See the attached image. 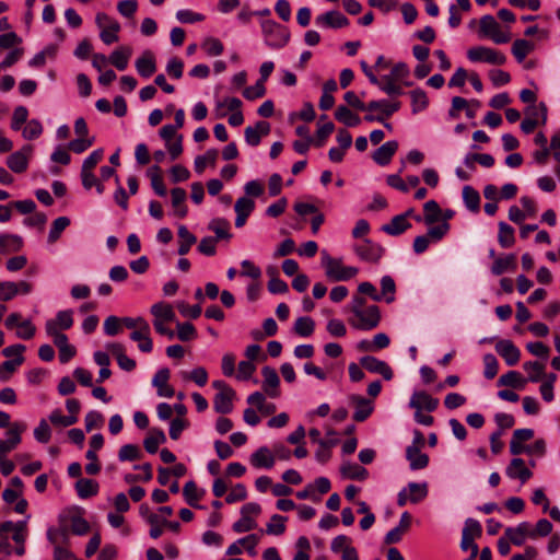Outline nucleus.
Listing matches in <instances>:
<instances>
[{
	"label": "nucleus",
	"mask_w": 560,
	"mask_h": 560,
	"mask_svg": "<svg viewBox=\"0 0 560 560\" xmlns=\"http://www.w3.org/2000/svg\"><path fill=\"white\" fill-rule=\"evenodd\" d=\"M261 33L265 44L273 49L284 47L290 40V32L288 28L271 19L260 22Z\"/></svg>",
	"instance_id": "1"
},
{
	"label": "nucleus",
	"mask_w": 560,
	"mask_h": 560,
	"mask_svg": "<svg viewBox=\"0 0 560 560\" xmlns=\"http://www.w3.org/2000/svg\"><path fill=\"white\" fill-rule=\"evenodd\" d=\"M322 265L326 277L332 281H347L359 272L357 267L343 266L341 259L330 257L326 252L322 253Z\"/></svg>",
	"instance_id": "2"
},
{
	"label": "nucleus",
	"mask_w": 560,
	"mask_h": 560,
	"mask_svg": "<svg viewBox=\"0 0 560 560\" xmlns=\"http://www.w3.org/2000/svg\"><path fill=\"white\" fill-rule=\"evenodd\" d=\"M95 23L101 28L100 37L104 44L110 45L118 40L120 24L115 19L100 12L95 16Z\"/></svg>",
	"instance_id": "3"
},
{
	"label": "nucleus",
	"mask_w": 560,
	"mask_h": 560,
	"mask_svg": "<svg viewBox=\"0 0 560 560\" xmlns=\"http://www.w3.org/2000/svg\"><path fill=\"white\" fill-rule=\"evenodd\" d=\"M467 57L472 62H487L490 65H504L506 61L505 55L502 52L485 47V46H476L471 47L467 51Z\"/></svg>",
	"instance_id": "4"
},
{
	"label": "nucleus",
	"mask_w": 560,
	"mask_h": 560,
	"mask_svg": "<svg viewBox=\"0 0 560 560\" xmlns=\"http://www.w3.org/2000/svg\"><path fill=\"white\" fill-rule=\"evenodd\" d=\"M354 316L355 320H352L351 324L354 328L360 330L374 329L381 322L380 308L376 305H370L360 311Z\"/></svg>",
	"instance_id": "5"
},
{
	"label": "nucleus",
	"mask_w": 560,
	"mask_h": 560,
	"mask_svg": "<svg viewBox=\"0 0 560 560\" xmlns=\"http://www.w3.org/2000/svg\"><path fill=\"white\" fill-rule=\"evenodd\" d=\"M480 32L490 37L495 44H505L510 40V34L501 30L497 20L490 15H483L479 22Z\"/></svg>",
	"instance_id": "6"
},
{
	"label": "nucleus",
	"mask_w": 560,
	"mask_h": 560,
	"mask_svg": "<svg viewBox=\"0 0 560 560\" xmlns=\"http://www.w3.org/2000/svg\"><path fill=\"white\" fill-rule=\"evenodd\" d=\"M353 250L360 259L369 262H377L384 254V248L370 238L354 245Z\"/></svg>",
	"instance_id": "7"
},
{
	"label": "nucleus",
	"mask_w": 560,
	"mask_h": 560,
	"mask_svg": "<svg viewBox=\"0 0 560 560\" xmlns=\"http://www.w3.org/2000/svg\"><path fill=\"white\" fill-rule=\"evenodd\" d=\"M360 364L369 372L382 375L386 381H390L394 376L392 368L385 361L375 357H362L360 359Z\"/></svg>",
	"instance_id": "8"
},
{
	"label": "nucleus",
	"mask_w": 560,
	"mask_h": 560,
	"mask_svg": "<svg viewBox=\"0 0 560 560\" xmlns=\"http://www.w3.org/2000/svg\"><path fill=\"white\" fill-rule=\"evenodd\" d=\"M439 406V399L432 397L424 390L415 392L409 400V407L416 411L425 410L427 412L434 411Z\"/></svg>",
	"instance_id": "9"
},
{
	"label": "nucleus",
	"mask_w": 560,
	"mask_h": 560,
	"mask_svg": "<svg viewBox=\"0 0 560 560\" xmlns=\"http://www.w3.org/2000/svg\"><path fill=\"white\" fill-rule=\"evenodd\" d=\"M31 153V145H24L21 150L13 152L7 159L8 167L18 174L25 172L28 166V156Z\"/></svg>",
	"instance_id": "10"
},
{
	"label": "nucleus",
	"mask_w": 560,
	"mask_h": 560,
	"mask_svg": "<svg viewBox=\"0 0 560 560\" xmlns=\"http://www.w3.org/2000/svg\"><path fill=\"white\" fill-rule=\"evenodd\" d=\"M495 351L501 358L504 359L509 366H513L520 361L521 351L511 340H499L495 343Z\"/></svg>",
	"instance_id": "11"
},
{
	"label": "nucleus",
	"mask_w": 560,
	"mask_h": 560,
	"mask_svg": "<svg viewBox=\"0 0 560 560\" xmlns=\"http://www.w3.org/2000/svg\"><path fill=\"white\" fill-rule=\"evenodd\" d=\"M318 26L328 28H342L349 25V20L339 11H328L315 19Z\"/></svg>",
	"instance_id": "12"
},
{
	"label": "nucleus",
	"mask_w": 560,
	"mask_h": 560,
	"mask_svg": "<svg viewBox=\"0 0 560 560\" xmlns=\"http://www.w3.org/2000/svg\"><path fill=\"white\" fill-rule=\"evenodd\" d=\"M70 529L69 527L60 523L56 527H49L47 529L46 536L47 540L54 546V548L57 547H68L70 544Z\"/></svg>",
	"instance_id": "13"
},
{
	"label": "nucleus",
	"mask_w": 560,
	"mask_h": 560,
	"mask_svg": "<svg viewBox=\"0 0 560 560\" xmlns=\"http://www.w3.org/2000/svg\"><path fill=\"white\" fill-rule=\"evenodd\" d=\"M350 402L355 407L353 412V420L357 422L365 421L371 413L373 412V402L372 400L362 397L360 395L350 396Z\"/></svg>",
	"instance_id": "14"
},
{
	"label": "nucleus",
	"mask_w": 560,
	"mask_h": 560,
	"mask_svg": "<svg viewBox=\"0 0 560 560\" xmlns=\"http://www.w3.org/2000/svg\"><path fill=\"white\" fill-rule=\"evenodd\" d=\"M270 132V124L265 120L257 121L254 127L247 126L244 130L245 141L250 147H257L261 137Z\"/></svg>",
	"instance_id": "15"
},
{
	"label": "nucleus",
	"mask_w": 560,
	"mask_h": 560,
	"mask_svg": "<svg viewBox=\"0 0 560 560\" xmlns=\"http://www.w3.org/2000/svg\"><path fill=\"white\" fill-rule=\"evenodd\" d=\"M504 535L514 546H523L526 538L532 539L530 524L522 522L515 527H506Z\"/></svg>",
	"instance_id": "16"
},
{
	"label": "nucleus",
	"mask_w": 560,
	"mask_h": 560,
	"mask_svg": "<svg viewBox=\"0 0 560 560\" xmlns=\"http://www.w3.org/2000/svg\"><path fill=\"white\" fill-rule=\"evenodd\" d=\"M170 370L160 369L152 378V385L156 387L160 397L171 398L174 396V388L168 385Z\"/></svg>",
	"instance_id": "17"
},
{
	"label": "nucleus",
	"mask_w": 560,
	"mask_h": 560,
	"mask_svg": "<svg viewBox=\"0 0 560 560\" xmlns=\"http://www.w3.org/2000/svg\"><path fill=\"white\" fill-rule=\"evenodd\" d=\"M261 374L264 377L262 388L265 393L271 398L278 397V386L280 384V378L277 371L273 368L264 366L261 369Z\"/></svg>",
	"instance_id": "18"
},
{
	"label": "nucleus",
	"mask_w": 560,
	"mask_h": 560,
	"mask_svg": "<svg viewBox=\"0 0 560 560\" xmlns=\"http://www.w3.org/2000/svg\"><path fill=\"white\" fill-rule=\"evenodd\" d=\"M505 474L509 478L520 479L523 483L533 476V472L525 466L524 459L520 457L511 460L505 469Z\"/></svg>",
	"instance_id": "19"
},
{
	"label": "nucleus",
	"mask_w": 560,
	"mask_h": 560,
	"mask_svg": "<svg viewBox=\"0 0 560 560\" xmlns=\"http://www.w3.org/2000/svg\"><path fill=\"white\" fill-rule=\"evenodd\" d=\"M255 208V202L248 197H241L234 205L236 212L235 226L242 228Z\"/></svg>",
	"instance_id": "20"
},
{
	"label": "nucleus",
	"mask_w": 560,
	"mask_h": 560,
	"mask_svg": "<svg viewBox=\"0 0 560 560\" xmlns=\"http://www.w3.org/2000/svg\"><path fill=\"white\" fill-rule=\"evenodd\" d=\"M397 149H398V142L396 140H390V141L383 143L373 153L374 162L381 166H385V165L389 164L393 156L395 155Z\"/></svg>",
	"instance_id": "21"
},
{
	"label": "nucleus",
	"mask_w": 560,
	"mask_h": 560,
	"mask_svg": "<svg viewBox=\"0 0 560 560\" xmlns=\"http://www.w3.org/2000/svg\"><path fill=\"white\" fill-rule=\"evenodd\" d=\"M136 69L140 77L150 78L156 71L154 55L151 50H145L136 60Z\"/></svg>",
	"instance_id": "22"
},
{
	"label": "nucleus",
	"mask_w": 560,
	"mask_h": 560,
	"mask_svg": "<svg viewBox=\"0 0 560 560\" xmlns=\"http://www.w3.org/2000/svg\"><path fill=\"white\" fill-rule=\"evenodd\" d=\"M234 389H225V392L217 393L213 398V408L218 413L226 415L233 410Z\"/></svg>",
	"instance_id": "23"
},
{
	"label": "nucleus",
	"mask_w": 560,
	"mask_h": 560,
	"mask_svg": "<svg viewBox=\"0 0 560 560\" xmlns=\"http://www.w3.org/2000/svg\"><path fill=\"white\" fill-rule=\"evenodd\" d=\"M275 462V456L267 446L259 447L250 455V464L256 468L271 469Z\"/></svg>",
	"instance_id": "24"
},
{
	"label": "nucleus",
	"mask_w": 560,
	"mask_h": 560,
	"mask_svg": "<svg viewBox=\"0 0 560 560\" xmlns=\"http://www.w3.org/2000/svg\"><path fill=\"white\" fill-rule=\"evenodd\" d=\"M150 334H151V328L149 325L145 328H141L139 330H133L129 337L132 341L138 342V349L141 352L150 353L153 349V341L150 337Z\"/></svg>",
	"instance_id": "25"
},
{
	"label": "nucleus",
	"mask_w": 560,
	"mask_h": 560,
	"mask_svg": "<svg viewBox=\"0 0 560 560\" xmlns=\"http://www.w3.org/2000/svg\"><path fill=\"white\" fill-rule=\"evenodd\" d=\"M516 266V255L508 254L504 257H498L494 259L491 266V272L494 276H501L506 271H514Z\"/></svg>",
	"instance_id": "26"
},
{
	"label": "nucleus",
	"mask_w": 560,
	"mask_h": 560,
	"mask_svg": "<svg viewBox=\"0 0 560 560\" xmlns=\"http://www.w3.org/2000/svg\"><path fill=\"white\" fill-rule=\"evenodd\" d=\"M132 54V49L129 46H120L115 49L107 58L115 68L122 71L128 67L129 58Z\"/></svg>",
	"instance_id": "27"
},
{
	"label": "nucleus",
	"mask_w": 560,
	"mask_h": 560,
	"mask_svg": "<svg viewBox=\"0 0 560 560\" xmlns=\"http://www.w3.org/2000/svg\"><path fill=\"white\" fill-rule=\"evenodd\" d=\"M151 314L153 315V322H174L176 319L175 312L168 303L158 302L153 304L150 308Z\"/></svg>",
	"instance_id": "28"
},
{
	"label": "nucleus",
	"mask_w": 560,
	"mask_h": 560,
	"mask_svg": "<svg viewBox=\"0 0 560 560\" xmlns=\"http://www.w3.org/2000/svg\"><path fill=\"white\" fill-rule=\"evenodd\" d=\"M406 458L409 460L412 470L423 469L429 464L428 455L421 453L417 446H407Z\"/></svg>",
	"instance_id": "29"
},
{
	"label": "nucleus",
	"mask_w": 560,
	"mask_h": 560,
	"mask_svg": "<svg viewBox=\"0 0 560 560\" xmlns=\"http://www.w3.org/2000/svg\"><path fill=\"white\" fill-rule=\"evenodd\" d=\"M166 442V435L162 429L152 428L149 435L143 441L145 451L150 454H155L159 445Z\"/></svg>",
	"instance_id": "30"
},
{
	"label": "nucleus",
	"mask_w": 560,
	"mask_h": 560,
	"mask_svg": "<svg viewBox=\"0 0 560 560\" xmlns=\"http://www.w3.org/2000/svg\"><path fill=\"white\" fill-rule=\"evenodd\" d=\"M411 228L405 215H395L392 220L382 226V231L392 236H398Z\"/></svg>",
	"instance_id": "31"
},
{
	"label": "nucleus",
	"mask_w": 560,
	"mask_h": 560,
	"mask_svg": "<svg viewBox=\"0 0 560 560\" xmlns=\"http://www.w3.org/2000/svg\"><path fill=\"white\" fill-rule=\"evenodd\" d=\"M23 247V240L15 234H0V254L19 252Z\"/></svg>",
	"instance_id": "32"
},
{
	"label": "nucleus",
	"mask_w": 560,
	"mask_h": 560,
	"mask_svg": "<svg viewBox=\"0 0 560 560\" xmlns=\"http://www.w3.org/2000/svg\"><path fill=\"white\" fill-rule=\"evenodd\" d=\"M411 100V112L413 115L421 113L429 106V98L427 92L422 89H415L409 92Z\"/></svg>",
	"instance_id": "33"
},
{
	"label": "nucleus",
	"mask_w": 560,
	"mask_h": 560,
	"mask_svg": "<svg viewBox=\"0 0 560 560\" xmlns=\"http://www.w3.org/2000/svg\"><path fill=\"white\" fill-rule=\"evenodd\" d=\"M75 490L81 499H88L97 494L98 483L93 479L81 478L75 482Z\"/></svg>",
	"instance_id": "34"
},
{
	"label": "nucleus",
	"mask_w": 560,
	"mask_h": 560,
	"mask_svg": "<svg viewBox=\"0 0 560 560\" xmlns=\"http://www.w3.org/2000/svg\"><path fill=\"white\" fill-rule=\"evenodd\" d=\"M172 205L175 208V214L184 218L187 214V207L184 205L186 200V191L183 188L176 187L171 190Z\"/></svg>",
	"instance_id": "35"
},
{
	"label": "nucleus",
	"mask_w": 560,
	"mask_h": 560,
	"mask_svg": "<svg viewBox=\"0 0 560 560\" xmlns=\"http://www.w3.org/2000/svg\"><path fill=\"white\" fill-rule=\"evenodd\" d=\"M177 233L178 237L180 238L178 254L184 256L188 254L190 247L196 243L197 238L185 225H179Z\"/></svg>",
	"instance_id": "36"
},
{
	"label": "nucleus",
	"mask_w": 560,
	"mask_h": 560,
	"mask_svg": "<svg viewBox=\"0 0 560 560\" xmlns=\"http://www.w3.org/2000/svg\"><path fill=\"white\" fill-rule=\"evenodd\" d=\"M335 117L347 127H355L361 122V118L343 105L337 107Z\"/></svg>",
	"instance_id": "37"
},
{
	"label": "nucleus",
	"mask_w": 560,
	"mask_h": 560,
	"mask_svg": "<svg viewBox=\"0 0 560 560\" xmlns=\"http://www.w3.org/2000/svg\"><path fill=\"white\" fill-rule=\"evenodd\" d=\"M498 242L502 248H510L515 243L514 229L503 221L499 222Z\"/></svg>",
	"instance_id": "38"
},
{
	"label": "nucleus",
	"mask_w": 560,
	"mask_h": 560,
	"mask_svg": "<svg viewBox=\"0 0 560 560\" xmlns=\"http://www.w3.org/2000/svg\"><path fill=\"white\" fill-rule=\"evenodd\" d=\"M208 228L215 233V240H230L232 236L229 232L230 222L223 218L212 219Z\"/></svg>",
	"instance_id": "39"
},
{
	"label": "nucleus",
	"mask_w": 560,
	"mask_h": 560,
	"mask_svg": "<svg viewBox=\"0 0 560 560\" xmlns=\"http://www.w3.org/2000/svg\"><path fill=\"white\" fill-rule=\"evenodd\" d=\"M46 323H52L57 331L67 330L73 325V312L71 310L59 311L54 319H48Z\"/></svg>",
	"instance_id": "40"
},
{
	"label": "nucleus",
	"mask_w": 560,
	"mask_h": 560,
	"mask_svg": "<svg viewBox=\"0 0 560 560\" xmlns=\"http://www.w3.org/2000/svg\"><path fill=\"white\" fill-rule=\"evenodd\" d=\"M463 200L467 209L472 212H478L480 208V195L471 186H464L463 188Z\"/></svg>",
	"instance_id": "41"
},
{
	"label": "nucleus",
	"mask_w": 560,
	"mask_h": 560,
	"mask_svg": "<svg viewBox=\"0 0 560 560\" xmlns=\"http://www.w3.org/2000/svg\"><path fill=\"white\" fill-rule=\"evenodd\" d=\"M183 494L190 506L201 509V505H199L197 501L201 498L202 492L199 491L195 481L190 480L185 483Z\"/></svg>",
	"instance_id": "42"
},
{
	"label": "nucleus",
	"mask_w": 560,
	"mask_h": 560,
	"mask_svg": "<svg viewBox=\"0 0 560 560\" xmlns=\"http://www.w3.org/2000/svg\"><path fill=\"white\" fill-rule=\"evenodd\" d=\"M423 222L427 225H432L441 218V208L435 200H429L423 205Z\"/></svg>",
	"instance_id": "43"
},
{
	"label": "nucleus",
	"mask_w": 560,
	"mask_h": 560,
	"mask_svg": "<svg viewBox=\"0 0 560 560\" xmlns=\"http://www.w3.org/2000/svg\"><path fill=\"white\" fill-rule=\"evenodd\" d=\"M341 474L346 477V478H349V479H352V480H364L368 478V470L358 465V464H352V463H347L345 465H342L341 467Z\"/></svg>",
	"instance_id": "44"
},
{
	"label": "nucleus",
	"mask_w": 560,
	"mask_h": 560,
	"mask_svg": "<svg viewBox=\"0 0 560 560\" xmlns=\"http://www.w3.org/2000/svg\"><path fill=\"white\" fill-rule=\"evenodd\" d=\"M525 380L522 377L521 373L517 371H509L508 373L501 375L498 380V386H510L513 388H523L525 385Z\"/></svg>",
	"instance_id": "45"
},
{
	"label": "nucleus",
	"mask_w": 560,
	"mask_h": 560,
	"mask_svg": "<svg viewBox=\"0 0 560 560\" xmlns=\"http://www.w3.org/2000/svg\"><path fill=\"white\" fill-rule=\"evenodd\" d=\"M315 329V322L308 316L299 317L293 326V330L300 337H310Z\"/></svg>",
	"instance_id": "46"
},
{
	"label": "nucleus",
	"mask_w": 560,
	"mask_h": 560,
	"mask_svg": "<svg viewBox=\"0 0 560 560\" xmlns=\"http://www.w3.org/2000/svg\"><path fill=\"white\" fill-rule=\"evenodd\" d=\"M406 488L408 490L409 501L411 503H419L428 495L427 482H409Z\"/></svg>",
	"instance_id": "47"
},
{
	"label": "nucleus",
	"mask_w": 560,
	"mask_h": 560,
	"mask_svg": "<svg viewBox=\"0 0 560 560\" xmlns=\"http://www.w3.org/2000/svg\"><path fill=\"white\" fill-rule=\"evenodd\" d=\"M535 46L526 39H516L512 46V54L518 62H522L526 56L534 50Z\"/></svg>",
	"instance_id": "48"
},
{
	"label": "nucleus",
	"mask_w": 560,
	"mask_h": 560,
	"mask_svg": "<svg viewBox=\"0 0 560 560\" xmlns=\"http://www.w3.org/2000/svg\"><path fill=\"white\" fill-rule=\"evenodd\" d=\"M397 80L393 79L390 75H383L378 80V86L383 92H385L387 95H401L404 94L402 88L396 83Z\"/></svg>",
	"instance_id": "49"
},
{
	"label": "nucleus",
	"mask_w": 560,
	"mask_h": 560,
	"mask_svg": "<svg viewBox=\"0 0 560 560\" xmlns=\"http://www.w3.org/2000/svg\"><path fill=\"white\" fill-rule=\"evenodd\" d=\"M142 452L136 444H125L118 451V459L120 462H132L140 459Z\"/></svg>",
	"instance_id": "50"
},
{
	"label": "nucleus",
	"mask_w": 560,
	"mask_h": 560,
	"mask_svg": "<svg viewBox=\"0 0 560 560\" xmlns=\"http://www.w3.org/2000/svg\"><path fill=\"white\" fill-rule=\"evenodd\" d=\"M218 159V151L215 149L208 150L203 155H198L195 159L194 167L196 173L201 174L207 164L214 165Z\"/></svg>",
	"instance_id": "51"
},
{
	"label": "nucleus",
	"mask_w": 560,
	"mask_h": 560,
	"mask_svg": "<svg viewBox=\"0 0 560 560\" xmlns=\"http://www.w3.org/2000/svg\"><path fill=\"white\" fill-rule=\"evenodd\" d=\"M160 172H161L160 166L154 165L149 170V175L151 178V185H152L153 190L160 197H164L166 195V187L163 183Z\"/></svg>",
	"instance_id": "52"
},
{
	"label": "nucleus",
	"mask_w": 560,
	"mask_h": 560,
	"mask_svg": "<svg viewBox=\"0 0 560 560\" xmlns=\"http://www.w3.org/2000/svg\"><path fill=\"white\" fill-rule=\"evenodd\" d=\"M268 273L271 275V279L268 282V291L272 294H282L289 291V287L285 281L275 276L277 270L273 268H269Z\"/></svg>",
	"instance_id": "53"
},
{
	"label": "nucleus",
	"mask_w": 560,
	"mask_h": 560,
	"mask_svg": "<svg viewBox=\"0 0 560 560\" xmlns=\"http://www.w3.org/2000/svg\"><path fill=\"white\" fill-rule=\"evenodd\" d=\"M287 517L280 514H273L267 524L266 533L268 535H282L285 530Z\"/></svg>",
	"instance_id": "54"
},
{
	"label": "nucleus",
	"mask_w": 560,
	"mask_h": 560,
	"mask_svg": "<svg viewBox=\"0 0 560 560\" xmlns=\"http://www.w3.org/2000/svg\"><path fill=\"white\" fill-rule=\"evenodd\" d=\"M69 224L70 220L67 217H59L54 220L48 234L49 243H55L60 237V234L69 226Z\"/></svg>",
	"instance_id": "55"
},
{
	"label": "nucleus",
	"mask_w": 560,
	"mask_h": 560,
	"mask_svg": "<svg viewBox=\"0 0 560 560\" xmlns=\"http://www.w3.org/2000/svg\"><path fill=\"white\" fill-rule=\"evenodd\" d=\"M381 288L382 300H385L386 303H392L395 300L396 291V284L394 279L390 276H383L381 279Z\"/></svg>",
	"instance_id": "56"
},
{
	"label": "nucleus",
	"mask_w": 560,
	"mask_h": 560,
	"mask_svg": "<svg viewBox=\"0 0 560 560\" xmlns=\"http://www.w3.org/2000/svg\"><path fill=\"white\" fill-rule=\"evenodd\" d=\"M24 362V357L7 360L0 365V381L7 382L11 374Z\"/></svg>",
	"instance_id": "57"
},
{
	"label": "nucleus",
	"mask_w": 560,
	"mask_h": 560,
	"mask_svg": "<svg viewBox=\"0 0 560 560\" xmlns=\"http://www.w3.org/2000/svg\"><path fill=\"white\" fill-rule=\"evenodd\" d=\"M182 377L195 382L198 386L202 387L208 382V372L205 368L198 366L190 372H183Z\"/></svg>",
	"instance_id": "58"
},
{
	"label": "nucleus",
	"mask_w": 560,
	"mask_h": 560,
	"mask_svg": "<svg viewBox=\"0 0 560 560\" xmlns=\"http://www.w3.org/2000/svg\"><path fill=\"white\" fill-rule=\"evenodd\" d=\"M526 114L528 118H536L538 121L540 119V124L545 125L547 121L548 108L545 103L540 102L538 105H529L526 108Z\"/></svg>",
	"instance_id": "59"
},
{
	"label": "nucleus",
	"mask_w": 560,
	"mask_h": 560,
	"mask_svg": "<svg viewBox=\"0 0 560 560\" xmlns=\"http://www.w3.org/2000/svg\"><path fill=\"white\" fill-rule=\"evenodd\" d=\"M45 330L48 336L52 337L54 343L58 350L70 345L67 335L57 331L52 323H46Z\"/></svg>",
	"instance_id": "60"
},
{
	"label": "nucleus",
	"mask_w": 560,
	"mask_h": 560,
	"mask_svg": "<svg viewBox=\"0 0 560 560\" xmlns=\"http://www.w3.org/2000/svg\"><path fill=\"white\" fill-rule=\"evenodd\" d=\"M525 371L529 373L528 380L533 383L538 382L544 375L545 365L538 361H529L523 364Z\"/></svg>",
	"instance_id": "61"
},
{
	"label": "nucleus",
	"mask_w": 560,
	"mask_h": 560,
	"mask_svg": "<svg viewBox=\"0 0 560 560\" xmlns=\"http://www.w3.org/2000/svg\"><path fill=\"white\" fill-rule=\"evenodd\" d=\"M71 527L69 528L70 532L78 536H83L89 533L90 530V524L86 520L79 515H73L70 518Z\"/></svg>",
	"instance_id": "62"
},
{
	"label": "nucleus",
	"mask_w": 560,
	"mask_h": 560,
	"mask_svg": "<svg viewBox=\"0 0 560 560\" xmlns=\"http://www.w3.org/2000/svg\"><path fill=\"white\" fill-rule=\"evenodd\" d=\"M94 141V137H78L77 139L70 141L68 147L72 152L80 154L88 150L90 147H92Z\"/></svg>",
	"instance_id": "63"
},
{
	"label": "nucleus",
	"mask_w": 560,
	"mask_h": 560,
	"mask_svg": "<svg viewBox=\"0 0 560 560\" xmlns=\"http://www.w3.org/2000/svg\"><path fill=\"white\" fill-rule=\"evenodd\" d=\"M483 364H485V377L487 380H492L499 370V363L497 358L492 353H487L483 355Z\"/></svg>",
	"instance_id": "64"
}]
</instances>
